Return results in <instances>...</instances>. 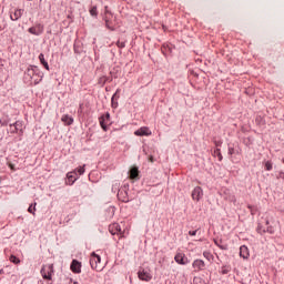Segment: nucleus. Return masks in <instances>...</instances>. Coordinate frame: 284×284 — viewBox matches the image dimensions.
I'll return each instance as SVG.
<instances>
[{
    "instance_id": "nucleus-1",
    "label": "nucleus",
    "mask_w": 284,
    "mask_h": 284,
    "mask_svg": "<svg viewBox=\"0 0 284 284\" xmlns=\"http://www.w3.org/2000/svg\"><path fill=\"white\" fill-rule=\"evenodd\" d=\"M24 81L26 83H30V85H39L43 81L41 69L37 65H29L24 72Z\"/></svg>"
},
{
    "instance_id": "nucleus-2",
    "label": "nucleus",
    "mask_w": 284,
    "mask_h": 284,
    "mask_svg": "<svg viewBox=\"0 0 284 284\" xmlns=\"http://www.w3.org/2000/svg\"><path fill=\"white\" fill-rule=\"evenodd\" d=\"M90 265L92 270H95V272H102L103 271V263H101V256L97 253H92L90 257Z\"/></svg>"
},
{
    "instance_id": "nucleus-3",
    "label": "nucleus",
    "mask_w": 284,
    "mask_h": 284,
    "mask_svg": "<svg viewBox=\"0 0 284 284\" xmlns=\"http://www.w3.org/2000/svg\"><path fill=\"white\" fill-rule=\"evenodd\" d=\"M52 274H54L53 264H47L42 266L41 268L42 278H44L45 281H52Z\"/></svg>"
},
{
    "instance_id": "nucleus-4",
    "label": "nucleus",
    "mask_w": 284,
    "mask_h": 284,
    "mask_svg": "<svg viewBox=\"0 0 284 284\" xmlns=\"http://www.w3.org/2000/svg\"><path fill=\"white\" fill-rule=\"evenodd\" d=\"M109 232L113 236L115 234H118V236H120V239H123V236H124V233H123V231H121V225L119 223H113V224L109 225Z\"/></svg>"
},
{
    "instance_id": "nucleus-5",
    "label": "nucleus",
    "mask_w": 284,
    "mask_h": 284,
    "mask_svg": "<svg viewBox=\"0 0 284 284\" xmlns=\"http://www.w3.org/2000/svg\"><path fill=\"white\" fill-rule=\"evenodd\" d=\"M28 32L30 34H34L36 37H39L40 34H43V24L38 23L34 27L29 28Z\"/></svg>"
},
{
    "instance_id": "nucleus-6",
    "label": "nucleus",
    "mask_w": 284,
    "mask_h": 284,
    "mask_svg": "<svg viewBox=\"0 0 284 284\" xmlns=\"http://www.w3.org/2000/svg\"><path fill=\"white\" fill-rule=\"evenodd\" d=\"M135 136H152V131L148 126H141L134 132Z\"/></svg>"
},
{
    "instance_id": "nucleus-7",
    "label": "nucleus",
    "mask_w": 284,
    "mask_h": 284,
    "mask_svg": "<svg viewBox=\"0 0 284 284\" xmlns=\"http://www.w3.org/2000/svg\"><path fill=\"white\" fill-rule=\"evenodd\" d=\"M193 201H201L203 199V189L201 186H195L191 194Z\"/></svg>"
},
{
    "instance_id": "nucleus-8",
    "label": "nucleus",
    "mask_w": 284,
    "mask_h": 284,
    "mask_svg": "<svg viewBox=\"0 0 284 284\" xmlns=\"http://www.w3.org/2000/svg\"><path fill=\"white\" fill-rule=\"evenodd\" d=\"M138 277L140 281H145V283H150V281H152V274L143 268L138 272Z\"/></svg>"
},
{
    "instance_id": "nucleus-9",
    "label": "nucleus",
    "mask_w": 284,
    "mask_h": 284,
    "mask_svg": "<svg viewBox=\"0 0 284 284\" xmlns=\"http://www.w3.org/2000/svg\"><path fill=\"white\" fill-rule=\"evenodd\" d=\"M174 261L179 265H187V263H190V260H187V257L183 253H178L174 257Z\"/></svg>"
},
{
    "instance_id": "nucleus-10",
    "label": "nucleus",
    "mask_w": 284,
    "mask_h": 284,
    "mask_svg": "<svg viewBox=\"0 0 284 284\" xmlns=\"http://www.w3.org/2000/svg\"><path fill=\"white\" fill-rule=\"evenodd\" d=\"M108 123H110V113H105L100 118V125L104 132L108 130Z\"/></svg>"
},
{
    "instance_id": "nucleus-11",
    "label": "nucleus",
    "mask_w": 284,
    "mask_h": 284,
    "mask_svg": "<svg viewBox=\"0 0 284 284\" xmlns=\"http://www.w3.org/2000/svg\"><path fill=\"white\" fill-rule=\"evenodd\" d=\"M23 17V10L22 9H14V11L10 14L11 21H19Z\"/></svg>"
},
{
    "instance_id": "nucleus-12",
    "label": "nucleus",
    "mask_w": 284,
    "mask_h": 284,
    "mask_svg": "<svg viewBox=\"0 0 284 284\" xmlns=\"http://www.w3.org/2000/svg\"><path fill=\"white\" fill-rule=\"evenodd\" d=\"M71 272H74V274H81V264L79 261H77V260L72 261Z\"/></svg>"
},
{
    "instance_id": "nucleus-13",
    "label": "nucleus",
    "mask_w": 284,
    "mask_h": 284,
    "mask_svg": "<svg viewBox=\"0 0 284 284\" xmlns=\"http://www.w3.org/2000/svg\"><path fill=\"white\" fill-rule=\"evenodd\" d=\"M240 256L242 258H250V248H247V246H245V245H242L240 247Z\"/></svg>"
},
{
    "instance_id": "nucleus-14",
    "label": "nucleus",
    "mask_w": 284,
    "mask_h": 284,
    "mask_svg": "<svg viewBox=\"0 0 284 284\" xmlns=\"http://www.w3.org/2000/svg\"><path fill=\"white\" fill-rule=\"evenodd\" d=\"M74 174H77V171H72L67 173V179H68V185H74V181H77V176H74Z\"/></svg>"
},
{
    "instance_id": "nucleus-15",
    "label": "nucleus",
    "mask_w": 284,
    "mask_h": 284,
    "mask_svg": "<svg viewBox=\"0 0 284 284\" xmlns=\"http://www.w3.org/2000/svg\"><path fill=\"white\" fill-rule=\"evenodd\" d=\"M193 267L194 270H199V271L205 270V262L203 260H195L193 262Z\"/></svg>"
},
{
    "instance_id": "nucleus-16",
    "label": "nucleus",
    "mask_w": 284,
    "mask_h": 284,
    "mask_svg": "<svg viewBox=\"0 0 284 284\" xmlns=\"http://www.w3.org/2000/svg\"><path fill=\"white\" fill-rule=\"evenodd\" d=\"M61 121L64 125H72L74 123V119L68 114L62 115Z\"/></svg>"
},
{
    "instance_id": "nucleus-17",
    "label": "nucleus",
    "mask_w": 284,
    "mask_h": 284,
    "mask_svg": "<svg viewBox=\"0 0 284 284\" xmlns=\"http://www.w3.org/2000/svg\"><path fill=\"white\" fill-rule=\"evenodd\" d=\"M226 201H231V203H236V196L230 192V190L224 191Z\"/></svg>"
},
{
    "instance_id": "nucleus-18",
    "label": "nucleus",
    "mask_w": 284,
    "mask_h": 284,
    "mask_svg": "<svg viewBox=\"0 0 284 284\" xmlns=\"http://www.w3.org/2000/svg\"><path fill=\"white\" fill-rule=\"evenodd\" d=\"M39 61L41 65H43V68H45L47 70H50V65L48 64V61H45V55H43V53L39 54Z\"/></svg>"
},
{
    "instance_id": "nucleus-19",
    "label": "nucleus",
    "mask_w": 284,
    "mask_h": 284,
    "mask_svg": "<svg viewBox=\"0 0 284 284\" xmlns=\"http://www.w3.org/2000/svg\"><path fill=\"white\" fill-rule=\"evenodd\" d=\"M21 128H22V124H21V122H19V121H17V122L13 124V129H12V125H10L11 132H18L19 130L21 131Z\"/></svg>"
},
{
    "instance_id": "nucleus-20",
    "label": "nucleus",
    "mask_w": 284,
    "mask_h": 284,
    "mask_svg": "<svg viewBox=\"0 0 284 284\" xmlns=\"http://www.w3.org/2000/svg\"><path fill=\"white\" fill-rule=\"evenodd\" d=\"M139 176V169L138 168H132L130 170V179H136Z\"/></svg>"
},
{
    "instance_id": "nucleus-21",
    "label": "nucleus",
    "mask_w": 284,
    "mask_h": 284,
    "mask_svg": "<svg viewBox=\"0 0 284 284\" xmlns=\"http://www.w3.org/2000/svg\"><path fill=\"white\" fill-rule=\"evenodd\" d=\"M9 261H10L11 263H13L14 265H19V263H21V260H19V257H17V256H14V255H11V256L9 257Z\"/></svg>"
},
{
    "instance_id": "nucleus-22",
    "label": "nucleus",
    "mask_w": 284,
    "mask_h": 284,
    "mask_svg": "<svg viewBox=\"0 0 284 284\" xmlns=\"http://www.w3.org/2000/svg\"><path fill=\"white\" fill-rule=\"evenodd\" d=\"M214 156H217L219 161H223V155L221 154V149L214 151Z\"/></svg>"
},
{
    "instance_id": "nucleus-23",
    "label": "nucleus",
    "mask_w": 284,
    "mask_h": 284,
    "mask_svg": "<svg viewBox=\"0 0 284 284\" xmlns=\"http://www.w3.org/2000/svg\"><path fill=\"white\" fill-rule=\"evenodd\" d=\"M121 92V89H118L115 93L112 95L111 100L119 101V93Z\"/></svg>"
},
{
    "instance_id": "nucleus-24",
    "label": "nucleus",
    "mask_w": 284,
    "mask_h": 284,
    "mask_svg": "<svg viewBox=\"0 0 284 284\" xmlns=\"http://www.w3.org/2000/svg\"><path fill=\"white\" fill-rule=\"evenodd\" d=\"M90 14H91V17H97L99 14V12L97 11V7H92L90 9Z\"/></svg>"
},
{
    "instance_id": "nucleus-25",
    "label": "nucleus",
    "mask_w": 284,
    "mask_h": 284,
    "mask_svg": "<svg viewBox=\"0 0 284 284\" xmlns=\"http://www.w3.org/2000/svg\"><path fill=\"white\" fill-rule=\"evenodd\" d=\"M77 172L80 174V176L85 174V165L78 168Z\"/></svg>"
},
{
    "instance_id": "nucleus-26",
    "label": "nucleus",
    "mask_w": 284,
    "mask_h": 284,
    "mask_svg": "<svg viewBox=\"0 0 284 284\" xmlns=\"http://www.w3.org/2000/svg\"><path fill=\"white\" fill-rule=\"evenodd\" d=\"M34 210H37V203H34V206H32V204L29 206V209H28V212L30 213V214H33V216H34Z\"/></svg>"
},
{
    "instance_id": "nucleus-27",
    "label": "nucleus",
    "mask_w": 284,
    "mask_h": 284,
    "mask_svg": "<svg viewBox=\"0 0 284 284\" xmlns=\"http://www.w3.org/2000/svg\"><path fill=\"white\" fill-rule=\"evenodd\" d=\"M265 170H267V172H270L272 170V162L267 161L265 163Z\"/></svg>"
},
{
    "instance_id": "nucleus-28",
    "label": "nucleus",
    "mask_w": 284,
    "mask_h": 284,
    "mask_svg": "<svg viewBox=\"0 0 284 284\" xmlns=\"http://www.w3.org/2000/svg\"><path fill=\"white\" fill-rule=\"evenodd\" d=\"M112 108H119V102L116 100H111Z\"/></svg>"
},
{
    "instance_id": "nucleus-29",
    "label": "nucleus",
    "mask_w": 284,
    "mask_h": 284,
    "mask_svg": "<svg viewBox=\"0 0 284 284\" xmlns=\"http://www.w3.org/2000/svg\"><path fill=\"white\" fill-rule=\"evenodd\" d=\"M116 45H118V48H125V42H123V41H118V42H116Z\"/></svg>"
},
{
    "instance_id": "nucleus-30",
    "label": "nucleus",
    "mask_w": 284,
    "mask_h": 284,
    "mask_svg": "<svg viewBox=\"0 0 284 284\" xmlns=\"http://www.w3.org/2000/svg\"><path fill=\"white\" fill-rule=\"evenodd\" d=\"M203 256H204V258L210 260V256H212V254H210V252H204Z\"/></svg>"
},
{
    "instance_id": "nucleus-31",
    "label": "nucleus",
    "mask_w": 284,
    "mask_h": 284,
    "mask_svg": "<svg viewBox=\"0 0 284 284\" xmlns=\"http://www.w3.org/2000/svg\"><path fill=\"white\" fill-rule=\"evenodd\" d=\"M199 231L197 230H195V231H190L189 232V235L190 236H196V233H197Z\"/></svg>"
},
{
    "instance_id": "nucleus-32",
    "label": "nucleus",
    "mask_w": 284,
    "mask_h": 284,
    "mask_svg": "<svg viewBox=\"0 0 284 284\" xmlns=\"http://www.w3.org/2000/svg\"><path fill=\"white\" fill-rule=\"evenodd\" d=\"M229 154H234V148H229Z\"/></svg>"
},
{
    "instance_id": "nucleus-33",
    "label": "nucleus",
    "mask_w": 284,
    "mask_h": 284,
    "mask_svg": "<svg viewBox=\"0 0 284 284\" xmlns=\"http://www.w3.org/2000/svg\"><path fill=\"white\" fill-rule=\"evenodd\" d=\"M149 161H150V163H154V156L150 155Z\"/></svg>"
},
{
    "instance_id": "nucleus-34",
    "label": "nucleus",
    "mask_w": 284,
    "mask_h": 284,
    "mask_svg": "<svg viewBox=\"0 0 284 284\" xmlns=\"http://www.w3.org/2000/svg\"><path fill=\"white\" fill-rule=\"evenodd\" d=\"M69 284H79V283L77 281H74V280H70Z\"/></svg>"
},
{
    "instance_id": "nucleus-35",
    "label": "nucleus",
    "mask_w": 284,
    "mask_h": 284,
    "mask_svg": "<svg viewBox=\"0 0 284 284\" xmlns=\"http://www.w3.org/2000/svg\"><path fill=\"white\" fill-rule=\"evenodd\" d=\"M2 30H6V24L4 26H0V32H2Z\"/></svg>"
},
{
    "instance_id": "nucleus-36",
    "label": "nucleus",
    "mask_w": 284,
    "mask_h": 284,
    "mask_svg": "<svg viewBox=\"0 0 284 284\" xmlns=\"http://www.w3.org/2000/svg\"><path fill=\"white\" fill-rule=\"evenodd\" d=\"M11 170H14V165L10 164Z\"/></svg>"
},
{
    "instance_id": "nucleus-37",
    "label": "nucleus",
    "mask_w": 284,
    "mask_h": 284,
    "mask_svg": "<svg viewBox=\"0 0 284 284\" xmlns=\"http://www.w3.org/2000/svg\"><path fill=\"white\" fill-rule=\"evenodd\" d=\"M247 207H248V210H252V205H248Z\"/></svg>"
},
{
    "instance_id": "nucleus-38",
    "label": "nucleus",
    "mask_w": 284,
    "mask_h": 284,
    "mask_svg": "<svg viewBox=\"0 0 284 284\" xmlns=\"http://www.w3.org/2000/svg\"><path fill=\"white\" fill-rule=\"evenodd\" d=\"M266 225H270V221H266Z\"/></svg>"
},
{
    "instance_id": "nucleus-39",
    "label": "nucleus",
    "mask_w": 284,
    "mask_h": 284,
    "mask_svg": "<svg viewBox=\"0 0 284 284\" xmlns=\"http://www.w3.org/2000/svg\"><path fill=\"white\" fill-rule=\"evenodd\" d=\"M0 123H3L2 120H0Z\"/></svg>"
},
{
    "instance_id": "nucleus-40",
    "label": "nucleus",
    "mask_w": 284,
    "mask_h": 284,
    "mask_svg": "<svg viewBox=\"0 0 284 284\" xmlns=\"http://www.w3.org/2000/svg\"><path fill=\"white\" fill-rule=\"evenodd\" d=\"M3 271H0V274L2 273Z\"/></svg>"
}]
</instances>
